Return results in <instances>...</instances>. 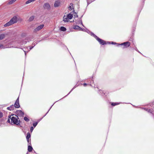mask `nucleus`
Returning a JSON list of instances; mask_svg holds the SVG:
<instances>
[{
    "label": "nucleus",
    "mask_w": 154,
    "mask_h": 154,
    "mask_svg": "<svg viewBox=\"0 0 154 154\" xmlns=\"http://www.w3.org/2000/svg\"><path fill=\"white\" fill-rule=\"evenodd\" d=\"M12 117L11 118V123H13L14 125H18L20 124V120H18L19 119L18 117L16 115H12Z\"/></svg>",
    "instance_id": "obj_1"
},
{
    "label": "nucleus",
    "mask_w": 154,
    "mask_h": 154,
    "mask_svg": "<svg viewBox=\"0 0 154 154\" xmlns=\"http://www.w3.org/2000/svg\"><path fill=\"white\" fill-rule=\"evenodd\" d=\"M17 21V17L16 16L13 17L7 23H5L4 26L5 27L10 26L16 23Z\"/></svg>",
    "instance_id": "obj_2"
},
{
    "label": "nucleus",
    "mask_w": 154,
    "mask_h": 154,
    "mask_svg": "<svg viewBox=\"0 0 154 154\" xmlns=\"http://www.w3.org/2000/svg\"><path fill=\"white\" fill-rule=\"evenodd\" d=\"M91 35L93 36V37H94L97 39V40L100 43V44L102 45H104V44H107L106 42L102 40V39H101L100 38H99V37H98L96 35L92 32H91Z\"/></svg>",
    "instance_id": "obj_3"
},
{
    "label": "nucleus",
    "mask_w": 154,
    "mask_h": 154,
    "mask_svg": "<svg viewBox=\"0 0 154 154\" xmlns=\"http://www.w3.org/2000/svg\"><path fill=\"white\" fill-rule=\"evenodd\" d=\"M120 45H123L124 47H123V48H124L129 47L131 45V43L129 42H127L122 43Z\"/></svg>",
    "instance_id": "obj_4"
},
{
    "label": "nucleus",
    "mask_w": 154,
    "mask_h": 154,
    "mask_svg": "<svg viewBox=\"0 0 154 154\" xmlns=\"http://www.w3.org/2000/svg\"><path fill=\"white\" fill-rule=\"evenodd\" d=\"M16 114L17 115V116H19L23 117L24 115V112L21 110H18L16 112Z\"/></svg>",
    "instance_id": "obj_5"
},
{
    "label": "nucleus",
    "mask_w": 154,
    "mask_h": 154,
    "mask_svg": "<svg viewBox=\"0 0 154 154\" xmlns=\"http://www.w3.org/2000/svg\"><path fill=\"white\" fill-rule=\"evenodd\" d=\"M44 26V25L43 24L41 25L38 26L37 27L34 29V32H35L40 30Z\"/></svg>",
    "instance_id": "obj_6"
},
{
    "label": "nucleus",
    "mask_w": 154,
    "mask_h": 154,
    "mask_svg": "<svg viewBox=\"0 0 154 154\" xmlns=\"http://www.w3.org/2000/svg\"><path fill=\"white\" fill-rule=\"evenodd\" d=\"M14 107L16 108H19L20 107V105L19 103V97L17 99L14 104Z\"/></svg>",
    "instance_id": "obj_7"
},
{
    "label": "nucleus",
    "mask_w": 154,
    "mask_h": 154,
    "mask_svg": "<svg viewBox=\"0 0 154 154\" xmlns=\"http://www.w3.org/2000/svg\"><path fill=\"white\" fill-rule=\"evenodd\" d=\"M44 8L47 9L48 10L50 9V6L48 3H47L45 4L44 5Z\"/></svg>",
    "instance_id": "obj_8"
},
{
    "label": "nucleus",
    "mask_w": 154,
    "mask_h": 154,
    "mask_svg": "<svg viewBox=\"0 0 154 154\" xmlns=\"http://www.w3.org/2000/svg\"><path fill=\"white\" fill-rule=\"evenodd\" d=\"M60 3L59 1H56L54 4V7H57L60 6Z\"/></svg>",
    "instance_id": "obj_9"
},
{
    "label": "nucleus",
    "mask_w": 154,
    "mask_h": 154,
    "mask_svg": "<svg viewBox=\"0 0 154 154\" xmlns=\"http://www.w3.org/2000/svg\"><path fill=\"white\" fill-rule=\"evenodd\" d=\"M14 108V105H12L11 106L9 107H8L7 108V109L8 110H13Z\"/></svg>",
    "instance_id": "obj_10"
},
{
    "label": "nucleus",
    "mask_w": 154,
    "mask_h": 154,
    "mask_svg": "<svg viewBox=\"0 0 154 154\" xmlns=\"http://www.w3.org/2000/svg\"><path fill=\"white\" fill-rule=\"evenodd\" d=\"M73 29H78V30H82V28H80L79 26H77V25L75 26L73 28Z\"/></svg>",
    "instance_id": "obj_11"
},
{
    "label": "nucleus",
    "mask_w": 154,
    "mask_h": 154,
    "mask_svg": "<svg viewBox=\"0 0 154 154\" xmlns=\"http://www.w3.org/2000/svg\"><path fill=\"white\" fill-rule=\"evenodd\" d=\"M31 145H29L28 146V150L29 152L32 151L33 149L32 147L31 146Z\"/></svg>",
    "instance_id": "obj_12"
},
{
    "label": "nucleus",
    "mask_w": 154,
    "mask_h": 154,
    "mask_svg": "<svg viewBox=\"0 0 154 154\" xmlns=\"http://www.w3.org/2000/svg\"><path fill=\"white\" fill-rule=\"evenodd\" d=\"M68 18L67 17V16H64L63 17V20L65 22H68Z\"/></svg>",
    "instance_id": "obj_13"
},
{
    "label": "nucleus",
    "mask_w": 154,
    "mask_h": 154,
    "mask_svg": "<svg viewBox=\"0 0 154 154\" xmlns=\"http://www.w3.org/2000/svg\"><path fill=\"white\" fill-rule=\"evenodd\" d=\"M67 16L69 19H71L73 17L72 15L71 14H69Z\"/></svg>",
    "instance_id": "obj_14"
},
{
    "label": "nucleus",
    "mask_w": 154,
    "mask_h": 154,
    "mask_svg": "<svg viewBox=\"0 0 154 154\" xmlns=\"http://www.w3.org/2000/svg\"><path fill=\"white\" fill-rule=\"evenodd\" d=\"M60 30L62 31H65L66 30V29L63 26H61L60 28Z\"/></svg>",
    "instance_id": "obj_15"
},
{
    "label": "nucleus",
    "mask_w": 154,
    "mask_h": 154,
    "mask_svg": "<svg viewBox=\"0 0 154 154\" xmlns=\"http://www.w3.org/2000/svg\"><path fill=\"white\" fill-rule=\"evenodd\" d=\"M35 0H28L26 2V4H27L34 2Z\"/></svg>",
    "instance_id": "obj_16"
},
{
    "label": "nucleus",
    "mask_w": 154,
    "mask_h": 154,
    "mask_svg": "<svg viewBox=\"0 0 154 154\" xmlns=\"http://www.w3.org/2000/svg\"><path fill=\"white\" fill-rule=\"evenodd\" d=\"M35 0H28L26 2V4H27L34 2Z\"/></svg>",
    "instance_id": "obj_17"
},
{
    "label": "nucleus",
    "mask_w": 154,
    "mask_h": 154,
    "mask_svg": "<svg viewBox=\"0 0 154 154\" xmlns=\"http://www.w3.org/2000/svg\"><path fill=\"white\" fill-rule=\"evenodd\" d=\"M34 18V16H32L29 17V21L30 22L32 21Z\"/></svg>",
    "instance_id": "obj_18"
},
{
    "label": "nucleus",
    "mask_w": 154,
    "mask_h": 154,
    "mask_svg": "<svg viewBox=\"0 0 154 154\" xmlns=\"http://www.w3.org/2000/svg\"><path fill=\"white\" fill-rule=\"evenodd\" d=\"M30 137V135L29 133H27V136L26 137V139H29Z\"/></svg>",
    "instance_id": "obj_19"
},
{
    "label": "nucleus",
    "mask_w": 154,
    "mask_h": 154,
    "mask_svg": "<svg viewBox=\"0 0 154 154\" xmlns=\"http://www.w3.org/2000/svg\"><path fill=\"white\" fill-rule=\"evenodd\" d=\"M5 37V35L4 34H1L0 35V40H2Z\"/></svg>",
    "instance_id": "obj_20"
},
{
    "label": "nucleus",
    "mask_w": 154,
    "mask_h": 154,
    "mask_svg": "<svg viewBox=\"0 0 154 154\" xmlns=\"http://www.w3.org/2000/svg\"><path fill=\"white\" fill-rule=\"evenodd\" d=\"M16 1V0H11L10 1L8 2L9 4H12L13 2H14Z\"/></svg>",
    "instance_id": "obj_21"
},
{
    "label": "nucleus",
    "mask_w": 154,
    "mask_h": 154,
    "mask_svg": "<svg viewBox=\"0 0 154 154\" xmlns=\"http://www.w3.org/2000/svg\"><path fill=\"white\" fill-rule=\"evenodd\" d=\"M100 93L101 94V95H105V93H104L102 90H99Z\"/></svg>",
    "instance_id": "obj_22"
},
{
    "label": "nucleus",
    "mask_w": 154,
    "mask_h": 154,
    "mask_svg": "<svg viewBox=\"0 0 154 154\" xmlns=\"http://www.w3.org/2000/svg\"><path fill=\"white\" fill-rule=\"evenodd\" d=\"M148 112H149V113H151V114H154V111L153 110H152L151 109H149V110H148Z\"/></svg>",
    "instance_id": "obj_23"
},
{
    "label": "nucleus",
    "mask_w": 154,
    "mask_h": 154,
    "mask_svg": "<svg viewBox=\"0 0 154 154\" xmlns=\"http://www.w3.org/2000/svg\"><path fill=\"white\" fill-rule=\"evenodd\" d=\"M119 104V103H112L111 105L112 106H115L116 105H118Z\"/></svg>",
    "instance_id": "obj_24"
},
{
    "label": "nucleus",
    "mask_w": 154,
    "mask_h": 154,
    "mask_svg": "<svg viewBox=\"0 0 154 154\" xmlns=\"http://www.w3.org/2000/svg\"><path fill=\"white\" fill-rule=\"evenodd\" d=\"M24 120L26 122H28L29 121V119L26 117H25L24 118Z\"/></svg>",
    "instance_id": "obj_25"
},
{
    "label": "nucleus",
    "mask_w": 154,
    "mask_h": 154,
    "mask_svg": "<svg viewBox=\"0 0 154 154\" xmlns=\"http://www.w3.org/2000/svg\"><path fill=\"white\" fill-rule=\"evenodd\" d=\"M87 0V4H88V5L89 4H90V3H91V2H93L94 1H90V0Z\"/></svg>",
    "instance_id": "obj_26"
},
{
    "label": "nucleus",
    "mask_w": 154,
    "mask_h": 154,
    "mask_svg": "<svg viewBox=\"0 0 154 154\" xmlns=\"http://www.w3.org/2000/svg\"><path fill=\"white\" fill-rule=\"evenodd\" d=\"M38 123V122H36L33 123V125L34 127H35L37 125Z\"/></svg>",
    "instance_id": "obj_27"
},
{
    "label": "nucleus",
    "mask_w": 154,
    "mask_h": 154,
    "mask_svg": "<svg viewBox=\"0 0 154 154\" xmlns=\"http://www.w3.org/2000/svg\"><path fill=\"white\" fill-rule=\"evenodd\" d=\"M27 142L29 143V145H31V140H29V139H27Z\"/></svg>",
    "instance_id": "obj_28"
},
{
    "label": "nucleus",
    "mask_w": 154,
    "mask_h": 154,
    "mask_svg": "<svg viewBox=\"0 0 154 154\" xmlns=\"http://www.w3.org/2000/svg\"><path fill=\"white\" fill-rule=\"evenodd\" d=\"M33 127H31L30 128V131L31 132H32L33 130Z\"/></svg>",
    "instance_id": "obj_29"
},
{
    "label": "nucleus",
    "mask_w": 154,
    "mask_h": 154,
    "mask_svg": "<svg viewBox=\"0 0 154 154\" xmlns=\"http://www.w3.org/2000/svg\"><path fill=\"white\" fill-rule=\"evenodd\" d=\"M24 49H25L24 50H23V51H24V52H25V55H26V48H24Z\"/></svg>",
    "instance_id": "obj_30"
},
{
    "label": "nucleus",
    "mask_w": 154,
    "mask_h": 154,
    "mask_svg": "<svg viewBox=\"0 0 154 154\" xmlns=\"http://www.w3.org/2000/svg\"><path fill=\"white\" fill-rule=\"evenodd\" d=\"M53 105L51 106V107H50V109H49L48 110V112L46 113L45 114V115L44 116V117L48 113L49 111V110H50V109L52 107V106H53Z\"/></svg>",
    "instance_id": "obj_31"
},
{
    "label": "nucleus",
    "mask_w": 154,
    "mask_h": 154,
    "mask_svg": "<svg viewBox=\"0 0 154 154\" xmlns=\"http://www.w3.org/2000/svg\"><path fill=\"white\" fill-rule=\"evenodd\" d=\"M142 109H144L145 111H147L148 112V110L149 109H148L143 108H142Z\"/></svg>",
    "instance_id": "obj_32"
},
{
    "label": "nucleus",
    "mask_w": 154,
    "mask_h": 154,
    "mask_svg": "<svg viewBox=\"0 0 154 154\" xmlns=\"http://www.w3.org/2000/svg\"><path fill=\"white\" fill-rule=\"evenodd\" d=\"M75 88V87H73V88L71 90V91L69 92V94L67 95H67H68L69 94H70V93Z\"/></svg>",
    "instance_id": "obj_33"
},
{
    "label": "nucleus",
    "mask_w": 154,
    "mask_h": 154,
    "mask_svg": "<svg viewBox=\"0 0 154 154\" xmlns=\"http://www.w3.org/2000/svg\"><path fill=\"white\" fill-rule=\"evenodd\" d=\"M2 116V114L0 112V118H1Z\"/></svg>",
    "instance_id": "obj_34"
},
{
    "label": "nucleus",
    "mask_w": 154,
    "mask_h": 154,
    "mask_svg": "<svg viewBox=\"0 0 154 154\" xmlns=\"http://www.w3.org/2000/svg\"><path fill=\"white\" fill-rule=\"evenodd\" d=\"M0 48H3V45H2L0 44Z\"/></svg>",
    "instance_id": "obj_35"
},
{
    "label": "nucleus",
    "mask_w": 154,
    "mask_h": 154,
    "mask_svg": "<svg viewBox=\"0 0 154 154\" xmlns=\"http://www.w3.org/2000/svg\"><path fill=\"white\" fill-rule=\"evenodd\" d=\"M33 47H34V46H32L31 47H30L29 50H29H31L32 49Z\"/></svg>",
    "instance_id": "obj_36"
},
{
    "label": "nucleus",
    "mask_w": 154,
    "mask_h": 154,
    "mask_svg": "<svg viewBox=\"0 0 154 154\" xmlns=\"http://www.w3.org/2000/svg\"><path fill=\"white\" fill-rule=\"evenodd\" d=\"M111 42L112 43L111 44H117L116 43H115V42Z\"/></svg>",
    "instance_id": "obj_37"
},
{
    "label": "nucleus",
    "mask_w": 154,
    "mask_h": 154,
    "mask_svg": "<svg viewBox=\"0 0 154 154\" xmlns=\"http://www.w3.org/2000/svg\"><path fill=\"white\" fill-rule=\"evenodd\" d=\"M12 116H8V119H11V118L12 117Z\"/></svg>",
    "instance_id": "obj_38"
},
{
    "label": "nucleus",
    "mask_w": 154,
    "mask_h": 154,
    "mask_svg": "<svg viewBox=\"0 0 154 154\" xmlns=\"http://www.w3.org/2000/svg\"><path fill=\"white\" fill-rule=\"evenodd\" d=\"M69 9H70L71 10H72V8L71 6H69Z\"/></svg>",
    "instance_id": "obj_39"
},
{
    "label": "nucleus",
    "mask_w": 154,
    "mask_h": 154,
    "mask_svg": "<svg viewBox=\"0 0 154 154\" xmlns=\"http://www.w3.org/2000/svg\"><path fill=\"white\" fill-rule=\"evenodd\" d=\"M83 85L84 86H85L87 85V84L86 83H85L83 84Z\"/></svg>",
    "instance_id": "obj_40"
},
{
    "label": "nucleus",
    "mask_w": 154,
    "mask_h": 154,
    "mask_svg": "<svg viewBox=\"0 0 154 154\" xmlns=\"http://www.w3.org/2000/svg\"><path fill=\"white\" fill-rule=\"evenodd\" d=\"M7 122H10V119H8L7 121Z\"/></svg>",
    "instance_id": "obj_41"
},
{
    "label": "nucleus",
    "mask_w": 154,
    "mask_h": 154,
    "mask_svg": "<svg viewBox=\"0 0 154 154\" xmlns=\"http://www.w3.org/2000/svg\"><path fill=\"white\" fill-rule=\"evenodd\" d=\"M22 43H23V44H25L26 43V42H23Z\"/></svg>",
    "instance_id": "obj_42"
},
{
    "label": "nucleus",
    "mask_w": 154,
    "mask_h": 154,
    "mask_svg": "<svg viewBox=\"0 0 154 154\" xmlns=\"http://www.w3.org/2000/svg\"><path fill=\"white\" fill-rule=\"evenodd\" d=\"M135 50L137 51H138L139 52H140L139 51H138L137 48H135Z\"/></svg>",
    "instance_id": "obj_43"
},
{
    "label": "nucleus",
    "mask_w": 154,
    "mask_h": 154,
    "mask_svg": "<svg viewBox=\"0 0 154 154\" xmlns=\"http://www.w3.org/2000/svg\"><path fill=\"white\" fill-rule=\"evenodd\" d=\"M70 6H71L73 5V4L72 3H71L70 4Z\"/></svg>",
    "instance_id": "obj_44"
},
{
    "label": "nucleus",
    "mask_w": 154,
    "mask_h": 154,
    "mask_svg": "<svg viewBox=\"0 0 154 154\" xmlns=\"http://www.w3.org/2000/svg\"><path fill=\"white\" fill-rule=\"evenodd\" d=\"M110 42H107V43H108L109 44H110Z\"/></svg>",
    "instance_id": "obj_45"
},
{
    "label": "nucleus",
    "mask_w": 154,
    "mask_h": 154,
    "mask_svg": "<svg viewBox=\"0 0 154 154\" xmlns=\"http://www.w3.org/2000/svg\"><path fill=\"white\" fill-rule=\"evenodd\" d=\"M81 24H82V25L83 26H84L82 21H81Z\"/></svg>",
    "instance_id": "obj_46"
},
{
    "label": "nucleus",
    "mask_w": 154,
    "mask_h": 154,
    "mask_svg": "<svg viewBox=\"0 0 154 154\" xmlns=\"http://www.w3.org/2000/svg\"><path fill=\"white\" fill-rule=\"evenodd\" d=\"M78 17V15H76V17Z\"/></svg>",
    "instance_id": "obj_47"
},
{
    "label": "nucleus",
    "mask_w": 154,
    "mask_h": 154,
    "mask_svg": "<svg viewBox=\"0 0 154 154\" xmlns=\"http://www.w3.org/2000/svg\"><path fill=\"white\" fill-rule=\"evenodd\" d=\"M92 82H93V80H92Z\"/></svg>",
    "instance_id": "obj_48"
},
{
    "label": "nucleus",
    "mask_w": 154,
    "mask_h": 154,
    "mask_svg": "<svg viewBox=\"0 0 154 154\" xmlns=\"http://www.w3.org/2000/svg\"><path fill=\"white\" fill-rule=\"evenodd\" d=\"M90 85L91 86V84H90Z\"/></svg>",
    "instance_id": "obj_49"
},
{
    "label": "nucleus",
    "mask_w": 154,
    "mask_h": 154,
    "mask_svg": "<svg viewBox=\"0 0 154 154\" xmlns=\"http://www.w3.org/2000/svg\"><path fill=\"white\" fill-rule=\"evenodd\" d=\"M90 85L91 86V84H90Z\"/></svg>",
    "instance_id": "obj_50"
},
{
    "label": "nucleus",
    "mask_w": 154,
    "mask_h": 154,
    "mask_svg": "<svg viewBox=\"0 0 154 154\" xmlns=\"http://www.w3.org/2000/svg\"><path fill=\"white\" fill-rule=\"evenodd\" d=\"M90 85L91 86V84H90Z\"/></svg>",
    "instance_id": "obj_51"
}]
</instances>
